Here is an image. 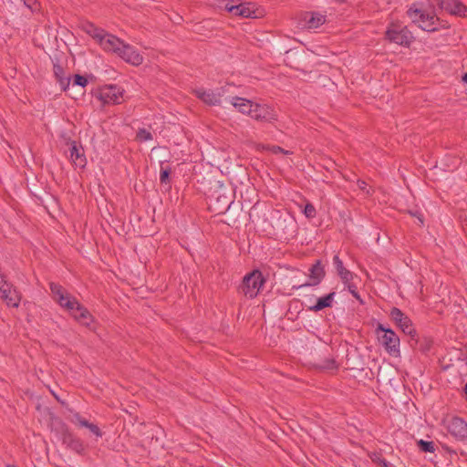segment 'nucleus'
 <instances>
[{
  "instance_id": "nucleus-1",
  "label": "nucleus",
  "mask_w": 467,
  "mask_h": 467,
  "mask_svg": "<svg viewBox=\"0 0 467 467\" xmlns=\"http://www.w3.org/2000/svg\"><path fill=\"white\" fill-rule=\"evenodd\" d=\"M384 38L390 43L409 47L414 40L410 30L400 22H391L384 34Z\"/></svg>"
},
{
  "instance_id": "nucleus-2",
  "label": "nucleus",
  "mask_w": 467,
  "mask_h": 467,
  "mask_svg": "<svg viewBox=\"0 0 467 467\" xmlns=\"http://www.w3.org/2000/svg\"><path fill=\"white\" fill-rule=\"evenodd\" d=\"M407 15L412 22L417 23L419 27L422 30L428 32H435L438 30L436 22H440V18L434 14H430L420 8H418L416 4H413L407 10Z\"/></svg>"
},
{
  "instance_id": "nucleus-3",
  "label": "nucleus",
  "mask_w": 467,
  "mask_h": 467,
  "mask_svg": "<svg viewBox=\"0 0 467 467\" xmlns=\"http://www.w3.org/2000/svg\"><path fill=\"white\" fill-rule=\"evenodd\" d=\"M376 332L378 333L379 341L385 350L390 356H400V337L391 328H386L380 323H379Z\"/></svg>"
},
{
  "instance_id": "nucleus-4",
  "label": "nucleus",
  "mask_w": 467,
  "mask_h": 467,
  "mask_svg": "<svg viewBox=\"0 0 467 467\" xmlns=\"http://www.w3.org/2000/svg\"><path fill=\"white\" fill-rule=\"evenodd\" d=\"M265 279L259 270H253L243 278L239 289L245 296L254 298L259 293L260 288L265 284Z\"/></svg>"
},
{
  "instance_id": "nucleus-5",
  "label": "nucleus",
  "mask_w": 467,
  "mask_h": 467,
  "mask_svg": "<svg viewBox=\"0 0 467 467\" xmlns=\"http://www.w3.org/2000/svg\"><path fill=\"white\" fill-rule=\"evenodd\" d=\"M391 320L401 329V331L410 337H416V330L413 327L412 321L400 308L392 307L389 312Z\"/></svg>"
},
{
  "instance_id": "nucleus-6",
  "label": "nucleus",
  "mask_w": 467,
  "mask_h": 467,
  "mask_svg": "<svg viewBox=\"0 0 467 467\" xmlns=\"http://www.w3.org/2000/svg\"><path fill=\"white\" fill-rule=\"evenodd\" d=\"M448 432L459 441H467V422L461 417L454 416L446 424Z\"/></svg>"
},
{
  "instance_id": "nucleus-7",
  "label": "nucleus",
  "mask_w": 467,
  "mask_h": 467,
  "mask_svg": "<svg viewBox=\"0 0 467 467\" xmlns=\"http://www.w3.org/2000/svg\"><path fill=\"white\" fill-rule=\"evenodd\" d=\"M49 287L54 300L62 307L68 309L72 308V305L77 304L76 297L70 296L61 285L51 282Z\"/></svg>"
},
{
  "instance_id": "nucleus-8",
  "label": "nucleus",
  "mask_w": 467,
  "mask_h": 467,
  "mask_svg": "<svg viewBox=\"0 0 467 467\" xmlns=\"http://www.w3.org/2000/svg\"><path fill=\"white\" fill-rule=\"evenodd\" d=\"M97 98L103 104H119L122 99V90L115 85L106 86L99 90Z\"/></svg>"
},
{
  "instance_id": "nucleus-9",
  "label": "nucleus",
  "mask_w": 467,
  "mask_h": 467,
  "mask_svg": "<svg viewBox=\"0 0 467 467\" xmlns=\"http://www.w3.org/2000/svg\"><path fill=\"white\" fill-rule=\"evenodd\" d=\"M438 6L450 15L466 17L467 6L461 0H436Z\"/></svg>"
},
{
  "instance_id": "nucleus-10",
  "label": "nucleus",
  "mask_w": 467,
  "mask_h": 467,
  "mask_svg": "<svg viewBox=\"0 0 467 467\" xmlns=\"http://www.w3.org/2000/svg\"><path fill=\"white\" fill-rule=\"evenodd\" d=\"M251 118L262 122H273L277 120V115L271 107L266 104L258 103H254Z\"/></svg>"
},
{
  "instance_id": "nucleus-11",
  "label": "nucleus",
  "mask_w": 467,
  "mask_h": 467,
  "mask_svg": "<svg viewBox=\"0 0 467 467\" xmlns=\"http://www.w3.org/2000/svg\"><path fill=\"white\" fill-rule=\"evenodd\" d=\"M2 283L1 297L5 301L8 306L18 307L21 300V296L18 291H16L13 285L6 281H2Z\"/></svg>"
},
{
  "instance_id": "nucleus-12",
  "label": "nucleus",
  "mask_w": 467,
  "mask_h": 467,
  "mask_svg": "<svg viewBox=\"0 0 467 467\" xmlns=\"http://www.w3.org/2000/svg\"><path fill=\"white\" fill-rule=\"evenodd\" d=\"M326 275V271L320 260H317L315 264L309 268V282L298 285L296 288L305 286L317 285L321 283Z\"/></svg>"
},
{
  "instance_id": "nucleus-13",
  "label": "nucleus",
  "mask_w": 467,
  "mask_h": 467,
  "mask_svg": "<svg viewBox=\"0 0 467 467\" xmlns=\"http://www.w3.org/2000/svg\"><path fill=\"white\" fill-rule=\"evenodd\" d=\"M117 55L124 59L126 62L130 63L134 66H139L143 62V57L134 49L133 47L122 42Z\"/></svg>"
},
{
  "instance_id": "nucleus-14",
  "label": "nucleus",
  "mask_w": 467,
  "mask_h": 467,
  "mask_svg": "<svg viewBox=\"0 0 467 467\" xmlns=\"http://www.w3.org/2000/svg\"><path fill=\"white\" fill-rule=\"evenodd\" d=\"M122 40L116 36L105 31V36H102L98 44L106 52H112L117 54L122 45Z\"/></svg>"
},
{
  "instance_id": "nucleus-15",
  "label": "nucleus",
  "mask_w": 467,
  "mask_h": 467,
  "mask_svg": "<svg viewBox=\"0 0 467 467\" xmlns=\"http://www.w3.org/2000/svg\"><path fill=\"white\" fill-rule=\"evenodd\" d=\"M409 343L413 349L426 354L431 350L433 345V340L430 337H420L416 332V337H410Z\"/></svg>"
},
{
  "instance_id": "nucleus-16",
  "label": "nucleus",
  "mask_w": 467,
  "mask_h": 467,
  "mask_svg": "<svg viewBox=\"0 0 467 467\" xmlns=\"http://www.w3.org/2000/svg\"><path fill=\"white\" fill-rule=\"evenodd\" d=\"M194 94L198 99L209 106H218L221 104V93H215L213 90L196 89Z\"/></svg>"
},
{
  "instance_id": "nucleus-17",
  "label": "nucleus",
  "mask_w": 467,
  "mask_h": 467,
  "mask_svg": "<svg viewBox=\"0 0 467 467\" xmlns=\"http://www.w3.org/2000/svg\"><path fill=\"white\" fill-rule=\"evenodd\" d=\"M70 159L73 163L79 168H84L86 166V158L84 155V150L81 146H78L76 141H71L70 143Z\"/></svg>"
},
{
  "instance_id": "nucleus-18",
  "label": "nucleus",
  "mask_w": 467,
  "mask_h": 467,
  "mask_svg": "<svg viewBox=\"0 0 467 467\" xmlns=\"http://www.w3.org/2000/svg\"><path fill=\"white\" fill-rule=\"evenodd\" d=\"M79 27L82 31L95 39L97 43L99 41L102 36H105L106 30L97 26L95 24L89 21H82L79 25Z\"/></svg>"
},
{
  "instance_id": "nucleus-19",
  "label": "nucleus",
  "mask_w": 467,
  "mask_h": 467,
  "mask_svg": "<svg viewBox=\"0 0 467 467\" xmlns=\"http://www.w3.org/2000/svg\"><path fill=\"white\" fill-rule=\"evenodd\" d=\"M63 443L67 447L77 451L78 453H81L84 451V444L80 441V439L77 438L73 433L65 431L62 434Z\"/></svg>"
},
{
  "instance_id": "nucleus-20",
  "label": "nucleus",
  "mask_w": 467,
  "mask_h": 467,
  "mask_svg": "<svg viewBox=\"0 0 467 467\" xmlns=\"http://www.w3.org/2000/svg\"><path fill=\"white\" fill-rule=\"evenodd\" d=\"M335 296H336L335 292H330L327 295L317 298L315 305L307 306L308 310H310L312 312H318L327 307H331L334 298H335Z\"/></svg>"
},
{
  "instance_id": "nucleus-21",
  "label": "nucleus",
  "mask_w": 467,
  "mask_h": 467,
  "mask_svg": "<svg viewBox=\"0 0 467 467\" xmlns=\"http://www.w3.org/2000/svg\"><path fill=\"white\" fill-rule=\"evenodd\" d=\"M232 105L238 109L243 114H246L248 116H252V110L254 103L249 99L234 97L231 101Z\"/></svg>"
},
{
  "instance_id": "nucleus-22",
  "label": "nucleus",
  "mask_w": 467,
  "mask_h": 467,
  "mask_svg": "<svg viewBox=\"0 0 467 467\" xmlns=\"http://www.w3.org/2000/svg\"><path fill=\"white\" fill-rule=\"evenodd\" d=\"M72 306H76L78 311H80V314H75V319L80 322L82 325L88 327L92 322V316L89 311L81 305L78 300L77 304L72 305ZM72 307L71 309H73Z\"/></svg>"
},
{
  "instance_id": "nucleus-23",
  "label": "nucleus",
  "mask_w": 467,
  "mask_h": 467,
  "mask_svg": "<svg viewBox=\"0 0 467 467\" xmlns=\"http://www.w3.org/2000/svg\"><path fill=\"white\" fill-rule=\"evenodd\" d=\"M333 262L337 270V275L345 284H348L353 279V274L344 267L343 262L340 260L338 255H335Z\"/></svg>"
},
{
  "instance_id": "nucleus-24",
  "label": "nucleus",
  "mask_w": 467,
  "mask_h": 467,
  "mask_svg": "<svg viewBox=\"0 0 467 467\" xmlns=\"http://www.w3.org/2000/svg\"><path fill=\"white\" fill-rule=\"evenodd\" d=\"M304 19L309 27L317 28L326 22V16L317 12H307Z\"/></svg>"
},
{
  "instance_id": "nucleus-25",
  "label": "nucleus",
  "mask_w": 467,
  "mask_h": 467,
  "mask_svg": "<svg viewBox=\"0 0 467 467\" xmlns=\"http://www.w3.org/2000/svg\"><path fill=\"white\" fill-rule=\"evenodd\" d=\"M53 71L55 78L59 82L62 89L66 90L70 84V78L65 75L63 67L58 64H54Z\"/></svg>"
},
{
  "instance_id": "nucleus-26",
  "label": "nucleus",
  "mask_w": 467,
  "mask_h": 467,
  "mask_svg": "<svg viewBox=\"0 0 467 467\" xmlns=\"http://www.w3.org/2000/svg\"><path fill=\"white\" fill-rule=\"evenodd\" d=\"M316 368L319 371H333L337 370L339 365L333 358H325L319 364L315 365Z\"/></svg>"
},
{
  "instance_id": "nucleus-27",
  "label": "nucleus",
  "mask_w": 467,
  "mask_h": 467,
  "mask_svg": "<svg viewBox=\"0 0 467 467\" xmlns=\"http://www.w3.org/2000/svg\"><path fill=\"white\" fill-rule=\"evenodd\" d=\"M417 445H418L419 449L423 452H434L435 451V444L433 441L419 440V441H417Z\"/></svg>"
},
{
  "instance_id": "nucleus-28",
  "label": "nucleus",
  "mask_w": 467,
  "mask_h": 467,
  "mask_svg": "<svg viewBox=\"0 0 467 467\" xmlns=\"http://www.w3.org/2000/svg\"><path fill=\"white\" fill-rule=\"evenodd\" d=\"M370 459L374 463H377L380 467H389V462L385 458L382 457V454L380 452L371 453Z\"/></svg>"
},
{
  "instance_id": "nucleus-29",
  "label": "nucleus",
  "mask_w": 467,
  "mask_h": 467,
  "mask_svg": "<svg viewBox=\"0 0 467 467\" xmlns=\"http://www.w3.org/2000/svg\"><path fill=\"white\" fill-rule=\"evenodd\" d=\"M244 5V4H239V5L227 4L225 8L227 11H229L234 16H242Z\"/></svg>"
},
{
  "instance_id": "nucleus-30",
  "label": "nucleus",
  "mask_w": 467,
  "mask_h": 467,
  "mask_svg": "<svg viewBox=\"0 0 467 467\" xmlns=\"http://www.w3.org/2000/svg\"><path fill=\"white\" fill-rule=\"evenodd\" d=\"M81 427L88 428L97 437H101L102 436V431H100L99 426H97L94 423L89 422L88 420V421H82L81 422Z\"/></svg>"
},
{
  "instance_id": "nucleus-31",
  "label": "nucleus",
  "mask_w": 467,
  "mask_h": 467,
  "mask_svg": "<svg viewBox=\"0 0 467 467\" xmlns=\"http://www.w3.org/2000/svg\"><path fill=\"white\" fill-rule=\"evenodd\" d=\"M304 214L306 215V217H307L309 219L316 217L317 211H316L315 206L312 203L307 202L305 205Z\"/></svg>"
},
{
  "instance_id": "nucleus-32",
  "label": "nucleus",
  "mask_w": 467,
  "mask_h": 467,
  "mask_svg": "<svg viewBox=\"0 0 467 467\" xmlns=\"http://www.w3.org/2000/svg\"><path fill=\"white\" fill-rule=\"evenodd\" d=\"M170 174H171L170 168L161 167V176H160V181H161V184L170 183Z\"/></svg>"
},
{
  "instance_id": "nucleus-33",
  "label": "nucleus",
  "mask_w": 467,
  "mask_h": 467,
  "mask_svg": "<svg viewBox=\"0 0 467 467\" xmlns=\"http://www.w3.org/2000/svg\"><path fill=\"white\" fill-rule=\"evenodd\" d=\"M88 84V79L86 77L76 74L73 78V85L80 86L82 88H85Z\"/></svg>"
},
{
  "instance_id": "nucleus-34",
  "label": "nucleus",
  "mask_w": 467,
  "mask_h": 467,
  "mask_svg": "<svg viewBox=\"0 0 467 467\" xmlns=\"http://www.w3.org/2000/svg\"><path fill=\"white\" fill-rule=\"evenodd\" d=\"M23 2L24 5L32 12H36L40 9V4L37 0H23Z\"/></svg>"
},
{
  "instance_id": "nucleus-35",
  "label": "nucleus",
  "mask_w": 467,
  "mask_h": 467,
  "mask_svg": "<svg viewBox=\"0 0 467 467\" xmlns=\"http://www.w3.org/2000/svg\"><path fill=\"white\" fill-rule=\"evenodd\" d=\"M137 138L140 140H150L152 139V135L150 131L145 129H140L137 133Z\"/></svg>"
},
{
  "instance_id": "nucleus-36",
  "label": "nucleus",
  "mask_w": 467,
  "mask_h": 467,
  "mask_svg": "<svg viewBox=\"0 0 467 467\" xmlns=\"http://www.w3.org/2000/svg\"><path fill=\"white\" fill-rule=\"evenodd\" d=\"M254 13L255 11L251 9V7L249 6V4H244V7H243V13H242V17H256V16H254Z\"/></svg>"
},
{
  "instance_id": "nucleus-37",
  "label": "nucleus",
  "mask_w": 467,
  "mask_h": 467,
  "mask_svg": "<svg viewBox=\"0 0 467 467\" xmlns=\"http://www.w3.org/2000/svg\"><path fill=\"white\" fill-rule=\"evenodd\" d=\"M71 422L75 424H78L81 427L82 421H88L86 419H84L78 412L73 413V415L70 418Z\"/></svg>"
},
{
  "instance_id": "nucleus-38",
  "label": "nucleus",
  "mask_w": 467,
  "mask_h": 467,
  "mask_svg": "<svg viewBox=\"0 0 467 467\" xmlns=\"http://www.w3.org/2000/svg\"><path fill=\"white\" fill-rule=\"evenodd\" d=\"M348 285V291L351 293V295L357 298L360 303H362V299L360 298V296L358 295V291H357V286L353 284H347Z\"/></svg>"
},
{
  "instance_id": "nucleus-39",
  "label": "nucleus",
  "mask_w": 467,
  "mask_h": 467,
  "mask_svg": "<svg viewBox=\"0 0 467 467\" xmlns=\"http://www.w3.org/2000/svg\"><path fill=\"white\" fill-rule=\"evenodd\" d=\"M358 186L360 190H362L363 192H366L367 194H372V192H373V191L370 192V188L367 189V183L364 181L358 180Z\"/></svg>"
},
{
  "instance_id": "nucleus-40",
  "label": "nucleus",
  "mask_w": 467,
  "mask_h": 467,
  "mask_svg": "<svg viewBox=\"0 0 467 467\" xmlns=\"http://www.w3.org/2000/svg\"><path fill=\"white\" fill-rule=\"evenodd\" d=\"M270 150H271V151H272L273 153H275V154H276V153H284V154H288V153H289V151H288V150H284L283 148H281L280 146H275H275H272V147L270 148Z\"/></svg>"
},
{
  "instance_id": "nucleus-41",
  "label": "nucleus",
  "mask_w": 467,
  "mask_h": 467,
  "mask_svg": "<svg viewBox=\"0 0 467 467\" xmlns=\"http://www.w3.org/2000/svg\"><path fill=\"white\" fill-rule=\"evenodd\" d=\"M442 449L447 452V453H450V454H456V451L454 450H452L451 447H449L448 445L446 444H442L441 445Z\"/></svg>"
},
{
  "instance_id": "nucleus-42",
  "label": "nucleus",
  "mask_w": 467,
  "mask_h": 467,
  "mask_svg": "<svg viewBox=\"0 0 467 467\" xmlns=\"http://www.w3.org/2000/svg\"><path fill=\"white\" fill-rule=\"evenodd\" d=\"M416 218L419 220L420 225V226L423 225V223H424L423 214L421 213H418V215Z\"/></svg>"
},
{
  "instance_id": "nucleus-43",
  "label": "nucleus",
  "mask_w": 467,
  "mask_h": 467,
  "mask_svg": "<svg viewBox=\"0 0 467 467\" xmlns=\"http://www.w3.org/2000/svg\"><path fill=\"white\" fill-rule=\"evenodd\" d=\"M73 307H74L73 309H68V310L70 311L71 315H72V316H73V317L75 318V314H77V313H78V314H80V311H78V310L76 309V306H73Z\"/></svg>"
},
{
  "instance_id": "nucleus-44",
  "label": "nucleus",
  "mask_w": 467,
  "mask_h": 467,
  "mask_svg": "<svg viewBox=\"0 0 467 467\" xmlns=\"http://www.w3.org/2000/svg\"><path fill=\"white\" fill-rule=\"evenodd\" d=\"M409 213H410V214L411 216L417 217V215H418V213H419V212H418V211H416V212L409 211Z\"/></svg>"
},
{
  "instance_id": "nucleus-45",
  "label": "nucleus",
  "mask_w": 467,
  "mask_h": 467,
  "mask_svg": "<svg viewBox=\"0 0 467 467\" xmlns=\"http://www.w3.org/2000/svg\"><path fill=\"white\" fill-rule=\"evenodd\" d=\"M462 80L467 83V72L462 76Z\"/></svg>"
},
{
  "instance_id": "nucleus-46",
  "label": "nucleus",
  "mask_w": 467,
  "mask_h": 467,
  "mask_svg": "<svg viewBox=\"0 0 467 467\" xmlns=\"http://www.w3.org/2000/svg\"><path fill=\"white\" fill-rule=\"evenodd\" d=\"M6 467H16V465H11V464H9V465H7Z\"/></svg>"
}]
</instances>
